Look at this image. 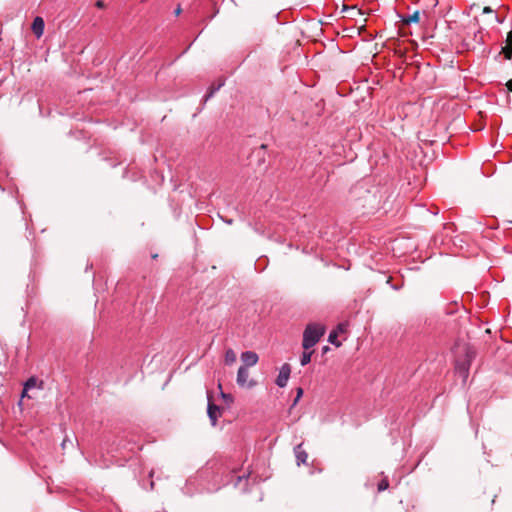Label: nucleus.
Listing matches in <instances>:
<instances>
[{
	"label": "nucleus",
	"instance_id": "f257e3e1",
	"mask_svg": "<svg viewBox=\"0 0 512 512\" xmlns=\"http://www.w3.org/2000/svg\"><path fill=\"white\" fill-rule=\"evenodd\" d=\"M326 328L320 323H310L303 332L302 346L305 350L314 347L325 334Z\"/></svg>",
	"mask_w": 512,
	"mask_h": 512
},
{
	"label": "nucleus",
	"instance_id": "f03ea898",
	"mask_svg": "<svg viewBox=\"0 0 512 512\" xmlns=\"http://www.w3.org/2000/svg\"><path fill=\"white\" fill-rule=\"evenodd\" d=\"M236 382L240 387L252 388L256 385L254 380L249 379V371L245 366H240L237 372Z\"/></svg>",
	"mask_w": 512,
	"mask_h": 512
},
{
	"label": "nucleus",
	"instance_id": "7ed1b4c3",
	"mask_svg": "<svg viewBox=\"0 0 512 512\" xmlns=\"http://www.w3.org/2000/svg\"><path fill=\"white\" fill-rule=\"evenodd\" d=\"M471 357H472V353L469 350H467L466 351V359L462 362H460V361L456 362L455 370L460 375V377H462L463 381H466V379L468 377Z\"/></svg>",
	"mask_w": 512,
	"mask_h": 512
},
{
	"label": "nucleus",
	"instance_id": "20e7f679",
	"mask_svg": "<svg viewBox=\"0 0 512 512\" xmlns=\"http://www.w3.org/2000/svg\"><path fill=\"white\" fill-rule=\"evenodd\" d=\"M291 373L290 365L285 363L281 366L279 374L276 379L277 386L283 388L287 385Z\"/></svg>",
	"mask_w": 512,
	"mask_h": 512
},
{
	"label": "nucleus",
	"instance_id": "39448f33",
	"mask_svg": "<svg viewBox=\"0 0 512 512\" xmlns=\"http://www.w3.org/2000/svg\"><path fill=\"white\" fill-rule=\"evenodd\" d=\"M259 357L257 353L253 351H245L241 354V361L243 362L242 366L251 367L257 364Z\"/></svg>",
	"mask_w": 512,
	"mask_h": 512
},
{
	"label": "nucleus",
	"instance_id": "423d86ee",
	"mask_svg": "<svg viewBox=\"0 0 512 512\" xmlns=\"http://www.w3.org/2000/svg\"><path fill=\"white\" fill-rule=\"evenodd\" d=\"M207 414L211 421L212 426H215L217 423V419L221 414L220 408L217 405L213 404L209 397H208Z\"/></svg>",
	"mask_w": 512,
	"mask_h": 512
},
{
	"label": "nucleus",
	"instance_id": "0eeeda50",
	"mask_svg": "<svg viewBox=\"0 0 512 512\" xmlns=\"http://www.w3.org/2000/svg\"><path fill=\"white\" fill-rule=\"evenodd\" d=\"M44 20L37 16L32 23V31L37 38H40L44 32Z\"/></svg>",
	"mask_w": 512,
	"mask_h": 512
},
{
	"label": "nucleus",
	"instance_id": "6e6552de",
	"mask_svg": "<svg viewBox=\"0 0 512 512\" xmlns=\"http://www.w3.org/2000/svg\"><path fill=\"white\" fill-rule=\"evenodd\" d=\"M294 452L298 465L306 463L308 454L302 450V444L297 445L294 449Z\"/></svg>",
	"mask_w": 512,
	"mask_h": 512
},
{
	"label": "nucleus",
	"instance_id": "1a4fd4ad",
	"mask_svg": "<svg viewBox=\"0 0 512 512\" xmlns=\"http://www.w3.org/2000/svg\"><path fill=\"white\" fill-rule=\"evenodd\" d=\"M503 53L507 59L512 57V31L508 33L506 45L502 48Z\"/></svg>",
	"mask_w": 512,
	"mask_h": 512
},
{
	"label": "nucleus",
	"instance_id": "9d476101",
	"mask_svg": "<svg viewBox=\"0 0 512 512\" xmlns=\"http://www.w3.org/2000/svg\"><path fill=\"white\" fill-rule=\"evenodd\" d=\"M25 390H30L33 388H42V382H38L36 377H30L24 384Z\"/></svg>",
	"mask_w": 512,
	"mask_h": 512
},
{
	"label": "nucleus",
	"instance_id": "9b49d317",
	"mask_svg": "<svg viewBox=\"0 0 512 512\" xmlns=\"http://www.w3.org/2000/svg\"><path fill=\"white\" fill-rule=\"evenodd\" d=\"M419 20L420 13L419 11H415L413 14L403 17L401 21L406 25H410L411 23H418Z\"/></svg>",
	"mask_w": 512,
	"mask_h": 512
},
{
	"label": "nucleus",
	"instance_id": "f8f14e48",
	"mask_svg": "<svg viewBox=\"0 0 512 512\" xmlns=\"http://www.w3.org/2000/svg\"><path fill=\"white\" fill-rule=\"evenodd\" d=\"M224 360L226 365H232L236 362L237 356L233 349L226 350Z\"/></svg>",
	"mask_w": 512,
	"mask_h": 512
},
{
	"label": "nucleus",
	"instance_id": "ddd939ff",
	"mask_svg": "<svg viewBox=\"0 0 512 512\" xmlns=\"http://www.w3.org/2000/svg\"><path fill=\"white\" fill-rule=\"evenodd\" d=\"M313 354V351H307L305 350L301 356L300 363L302 366L307 365L311 361V356Z\"/></svg>",
	"mask_w": 512,
	"mask_h": 512
},
{
	"label": "nucleus",
	"instance_id": "4468645a",
	"mask_svg": "<svg viewBox=\"0 0 512 512\" xmlns=\"http://www.w3.org/2000/svg\"><path fill=\"white\" fill-rule=\"evenodd\" d=\"M223 82L219 83L217 86H212L209 90V92L205 95V101H207L209 98H211L216 91H218L222 86Z\"/></svg>",
	"mask_w": 512,
	"mask_h": 512
},
{
	"label": "nucleus",
	"instance_id": "2eb2a0df",
	"mask_svg": "<svg viewBox=\"0 0 512 512\" xmlns=\"http://www.w3.org/2000/svg\"><path fill=\"white\" fill-rule=\"evenodd\" d=\"M337 331H331L330 334H329V337H328V341L331 343V344H334L336 346H340L341 343L337 341Z\"/></svg>",
	"mask_w": 512,
	"mask_h": 512
},
{
	"label": "nucleus",
	"instance_id": "dca6fc26",
	"mask_svg": "<svg viewBox=\"0 0 512 512\" xmlns=\"http://www.w3.org/2000/svg\"><path fill=\"white\" fill-rule=\"evenodd\" d=\"M389 486V483H388V480L387 479H383L379 482L378 484V491H384L388 488Z\"/></svg>",
	"mask_w": 512,
	"mask_h": 512
},
{
	"label": "nucleus",
	"instance_id": "f3484780",
	"mask_svg": "<svg viewBox=\"0 0 512 512\" xmlns=\"http://www.w3.org/2000/svg\"><path fill=\"white\" fill-rule=\"evenodd\" d=\"M302 395H303V389L302 388H297V395H296V397L294 399L293 406H295L297 404V402L302 397Z\"/></svg>",
	"mask_w": 512,
	"mask_h": 512
},
{
	"label": "nucleus",
	"instance_id": "a211bd4d",
	"mask_svg": "<svg viewBox=\"0 0 512 512\" xmlns=\"http://www.w3.org/2000/svg\"><path fill=\"white\" fill-rule=\"evenodd\" d=\"M29 390H25V387L23 388L21 398L28 397L31 398V396L28 394Z\"/></svg>",
	"mask_w": 512,
	"mask_h": 512
},
{
	"label": "nucleus",
	"instance_id": "6ab92c4d",
	"mask_svg": "<svg viewBox=\"0 0 512 512\" xmlns=\"http://www.w3.org/2000/svg\"><path fill=\"white\" fill-rule=\"evenodd\" d=\"M344 329H345V325H344V324H339V325L337 326V329H336L335 331H337V333H338V332H343V331H344Z\"/></svg>",
	"mask_w": 512,
	"mask_h": 512
},
{
	"label": "nucleus",
	"instance_id": "aec40b11",
	"mask_svg": "<svg viewBox=\"0 0 512 512\" xmlns=\"http://www.w3.org/2000/svg\"><path fill=\"white\" fill-rule=\"evenodd\" d=\"M506 86L510 91H512V79L507 82Z\"/></svg>",
	"mask_w": 512,
	"mask_h": 512
},
{
	"label": "nucleus",
	"instance_id": "412c9836",
	"mask_svg": "<svg viewBox=\"0 0 512 512\" xmlns=\"http://www.w3.org/2000/svg\"><path fill=\"white\" fill-rule=\"evenodd\" d=\"M483 12H484V13H490V12H492V9H491L490 7H485V8L483 9Z\"/></svg>",
	"mask_w": 512,
	"mask_h": 512
},
{
	"label": "nucleus",
	"instance_id": "4be33fe9",
	"mask_svg": "<svg viewBox=\"0 0 512 512\" xmlns=\"http://www.w3.org/2000/svg\"><path fill=\"white\" fill-rule=\"evenodd\" d=\"M96 5H97V7L101 8V7H103V2L102 1H97Z\"/></svg>",
	"mask_w": 512,
	"mask_h": 512
},
{
	"label": "nucleus",
	"instance_id": "5701e85b",
	"mask_svg": "<svg viewBox=\"0 0 512 512\" xmlns=\"http://www.w3.org/2000/svg\"><path fill=\"white\" fill-rule=\"evenodd\" d=\"M180 11H181V9H180V7H178V8L175 10V14H176V15H179V14H180Z\"/></svg>",
	"mask_w": 512,
	"mask_h": 512
},
{
	"label": "nucleus",
	"instance_id": "b1692460",
	"mask_svg": "<svg viewBox=\"0 0 512 512\" xmlns=\"http://www.w3.org/2000/svg\"><path fill=\"white\" fill-rule=\"evenodd\" d=\"M347 9H349V7H348V6H346V5H344V6H343V10H347Z\"/></svg>",
	"mask_w": 512,
	"mask_h": 512
}]
</instances>
